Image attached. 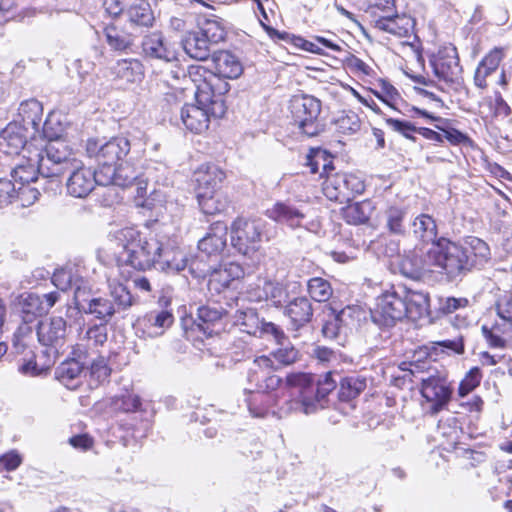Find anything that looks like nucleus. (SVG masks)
Masks as SVG:
<instances>
[{"instance_id": "obj_1", "label": "nucleus", "mask_w": 512, "mask_h": 512, "mask_svg": "<svg viewBox=\"0 0 512 512\" xmlns=\"http://www.w3.org/2000/svg\"><path fill=\"white\" fill-rule=\"evenodd\" d=\"M40 171L48 177H59L69 171L66 181L67 193L75 198L87 197L96 185L106 186L101 180L103 170L95 171L77 160L65 142H54L46 146V156L40 158Z\"/></svg>"}, {"instance_id": "obj_2", "label": "nucleus", "mask_w": 512, "mask_h": 512, "mask_svg": "<svg viewBox=\"0 0 512 512\" xmlns=\"http://www.w3.org/2000/svg\"><path fill=\"white\" fill-rule=\"evenodd\" d=\"M213 70L207 71L197 66L190 71V77L195 84V97L200 103L214 101L213 113L224 115L226 106L223 96L229 91L230 85L226 79H235L242 74L239 60L228 51H217L212 54Z\"/></svg>"}, {"instance_id": "obj_3", "label": "nucleus", "mask_w": 512, "mask_h": 512, "mask_svg": "<svg viewBox=\"0 0 512 512\" xmlns=\"http://www.w3.org/2000/svg\"><path fill=\"white\" fill-rule=\"evenodd\" d=\"M115 242L122 251L117 256L119 265H128L136 270H146L156 265L157 255L163 249V241L143 235L134 227H125L115 232Z\"/></svg>"}, {"instance_id": "obj_4", "label": "nucleus", "mask_w": 512, "mask_h": 512, "mask_svg": "<svg viewBox=\"0 0 512 512\" xmlns=\"http://www.w3.org/2000/svg\"><path fill=\"white\" fill-rule=\"evenodd\" d=\"M336 388L333 373L328 372L317 382L309 373H290V408L305 414L323 408L322 401Z\"/></svg>"}, {"instance_id": "obj_5", "label": "nucleus", "mask_w": 512, "mask_h": 512, "mask_svg": "<svg viewBox=\"0 0 512 512\" xmlns=\"http://www.w3.org/2000/svg\"><path fill=\"white\" fill-rule=\"evenodd\" d=\"M427 257L429 263L439 269L440 273L451 282L462 280L470 273L462 246L447 238H438L427 251Z\"/></svg>"}, {"instance_id": "obj_6", "label": "nucleus", "mask_w": 512, "mask_h": 512, "mask_svg": "<svg viewBox=\"0 0 512 512\" xmlns=\"http://www.w3.org/2000/svg\"><path fill=\"white\" fill-rule=\"evenodd\" d=\"M290 113L292 115L293 134L312 138L323 131L319 120L321 102L305 94L293 95L290 98Z\"/></svg>"}, {"instance_id": "obj_7", "label": "nucleus", "mask_w": 512, "mask_h": 512, "mask_svg": "<svg viewBox=\"0 0 512 512\" xmlns=\"http://www.w3.org/2000/svg\"><path fill=\"white\" fill-rule=\"evenodd\" d=\"M104 178L101 182L108 185H116L119 187H132L136 185V205L147 209H153V198L145 197L147 180L143 179L142 174L128 162H121L116 167H109L103 170Z\"/></svg>"}, {"instance_id": "obj_8", "label": "nucleus", "mask_w": 512, "mask_h": 512, "mask_svg": "<svg viewBox=\"0 0 512 512\" xmlns=\"http://www.w3.org/2000/svg\"><path fill=\"white\" fill-rule=\"evenodd\" d=\"M420 393L430 404L429 413L436 415L443 410L451 400L453 393L452 382L445 372L430 369L419 378Z\"/></svg>"}, {"instance_id": "obj_9", "label": "nucleus", "mask_w": 512, "mask_h": 512, "mask_svg": "<svg viewBox=\"0 0 512 512\" xmlns=\"http://www.w3.org/2000/svg\"><path fill=\"white\" fill-rule=\"evenodd\" d=\"M264 221L238 217L231 224V243L242 255L251 257L260 247Z\"/></svg>"}, {"instance_id": "obj_10", "label": "nucleus", "mask_w": 512, "mask_h": 512, "mask_svg": "<svg viewBox=\"0 0 512 512\" xmlns=\"http://www.w3.org/2000/svg\"><path fill=\"white\" fill-rule=\"evenodd\" d=\"M130 151V142L124 137H113L107 141L90 138L86 142V152L101 165L100 170L119 165Z\"/></svg>"}, {"instance_id": "obj_11", "label": "nucleus", "mask_w": 512, "mask_h": 512, "mask_svg": "<svg viewBox=\"0 0 512 512\" xmlns=\"http://www.w3.org/2000/svg\"><path fill=\"white\" fill-rule=\"evenodd\" d=\"M434 75L447 86L457 89L462 83V67L455 46L447 45L430 57Z\"/></svg>"}, {"instance_id": "obj_12", "label": "nucleus", "mask_w": 512, "mask_h": 512, "mask_svg": "<svg viewBox=\"0 0 512 512\" xmlns=\"http://www.w3.org/2000/svg\"><path fill=\"white\" fill-rule=\"evenodd\" d=\"M406 314L407 306L404 295L392 287L377 298V304L371 316L377 325L391 327L397 321L404 319Z\"/></svg>"}, {"instance_id": "obj_13", "label": "nucleus", "mask_w": 512, "mask_h": 512, "mask_svg": "<svg viewBox=\"0 0 512 512\" xmlns=\"http://www.w3.org/2000/svg\"><path fill=\"white\" fill-rule=\"evenodd\" d=\"M89 288L77 285L74 293V301L77 308L86 314L94 315L96 318L103 320L105 324L117 312L112 301L105 297H89Z\"/></svg>"}, {"instance_id": "obj_14", "label": "nucleus", "mask_w": 512, "mask_h": 512, "mask_svg": "<svg viewBox=\"0 0 512 512\" xmlns=\"http://www.w3.org/2000/svg\"><path fill=\"white\" fill-rule=\"evenodd\" d=\"M223 312L215 307H198L196 316H188L182 319V326L189 336L194 332L202 333L204 336H211L216 332L215 328L220 323Z\"/></svg>"}, {"instance_id": "obj_15", "label": "nucleus", "mask_w": 512, "mask_h": 512, "mask_svg": "<svg viewBox=\"0 0 512 512\" xmlns=\"http://www.w3.org/2000/svg\"><path fill=\"white\" fill-rule=\"evenodd\" d=\"M213 98V101L205 104L196 100L197 104H186L181 109V119L188 130L196 134L202 133L209 126L210 116L216 118L223 116L213 113L214 101L217 97Z\"/></svg>"}, {"instance_id": "obj_16", "label": "nucleus", "mask_w": 512, "mask_h": 512, "mask_svg": "<svg viewBox=\"0 0 512 512\" xmlns=\"http://www.w3.org/2000/svg\"><path fill=\"white\" fill-rule=\"evenodd\" d=\"M67 322L63 317L52 316L41 320L37 325L38 341L57 353L66 340Z\"/></svg>"}, {"instance_id": "obj_17", "label": "nucleus", "mask_w": 512, "mask_h": 512, "mask_svg": "<svg viewBox=\"0 0 512 512\" xmlns=\"http://www.w3.org/2000/svg\"><path fill=\"white\" fill-rule=\"evenodd\" d=\"M236 323L242 327V331L254 336L272 335L277 343L284 339V333L278 327L271 323L260 320L253 309L238 311L236 314Z\"/></svg>"}, {"instance_id": "obj_18", "label": "nucleus", "mask_w": 512, "mask_h": 512, "mask_svg": "<svg viewBox=\"0 0 512 512\" xmlns=\"http://www.w3.org/2000/svg\"><path fill=\"white\" fill-rule=\"evenodd\" d=\"M44 156H46V146L43 149L29 151V156L27 157L23 155V159L11 171L15 184L26 185L35 183L38 174L43 178H49L40 171V158H44Z\"/></svg>"}, {"instance_id": "obj_19", "label": "nucleus", "mask_w": 512, "mask_h": 512, "mask_svg": "<svg viewBox=\"0 0 512 512\" xmlns=\"http://www.w3.org/2000/svg\"><path fill=\"white\" fill-rule=\"evenodd\" d=\"M173 321L172 313L167 310L150 311L136 321L135 329L137 334L141 333L143 338H154L162 335Z\"/></svg>"}, {"instance_id": "obj_20", "label": "nucleus", "mask_w": 512, "mask_h": 512, "mask_svg": "<svg viewBox=\"0 0 512 512\" xmlns=\"http://www.w3.org/2000/svg\"><path fill=\"white\" fill-rule=\"evenodd\" d=\"M34 137L33 134L24 130L18 121H13L0 133V150L8 155L19 154L21 150H27L29 153L31 150L26 147L27 140Z\"/></svg>"}, {"instance_id": "obj_21", "label": "nucleus", "mask_w": 512, "mask_h": 512, "mask_svg": "<svg viewBox=\"0 0 512 512\" xmlns=\"http://www.w3.org/2000/svg\"><path fill=\"white\" fill-rule=\"evenodd\" d=\"M459 243L462 246L470 272L483 268L490 261V247L484 240L469 236Z\"/></svg>"}, {"instance_id": "obj_22", "label": "nucleus", "mask_w": 512, "mask_h": 512, "mask_svg": "<svg viewBox=\"0 0 512 512\" xmlns=\"http://www.w3.org/2000/svg\"><path fill=\"white\" fill-rule=\"evenodd\" d=\"M142 53L146 58L167 63L177 60V52L161 33H150L142 40Z\"/></svg>"}, {"instance_id": "obj_23", "label": "nucleus", "mask_w": 512, "mask_h": 512, "mask_svg": "<svg viewBox=\"0 0 512 512\" xmlns=\"http://www.w3.org/2000/svg\"><path fill=\"white\" fill-rule=\"evenodd\" d=\"M227 244V225L216 222L211 225L209 232L199 240L198 250L200 256L208 258L219 256Z\"/></svg>"}, {"instance_id": "obj_24", "label": "nucleus", "mask_w": 512, "mask_h": 512, "mask_svg": "<svg viewBox=\"0 0 512 512\" xmlns=\"http://www.w3.org/2000/svg\"><path fill=\"white\" fill-rule=\"evenodd\" d=\"M224 179L225 172L217 165L211 163L200 165L194 172L196 195L220 190Z\"/></svg>"}, {"instance_id": "obj_25", "label": "nucleus", "mask_w": 512, "mask_h": 512, "mask_svg": "<svg viewBox=\"0 0 512 512\" xmlns=\"http://www.w3.org/2000/svg\"><path fill=\"white\" fill-rule=\"evenodd\" d=\"M43 115L42 104L36 99L22 101L14 121H18L21 127L34 136L40 132Z\"/></svg>"}, {"instance_id": "obj_26", "label": "nucleus", "mask_w": 512, "mask_h": 512, "mask_svg": "<svg viewBox=\"0 0 512 512\" xmlns=\"http://www.w3.org/2000/svg\"><path fill=\"white\" fill-rule=\"evenodd\" d=\"M414 25L413 19L405 14L399 15L397 11L391 16L383 15L375 19L374 27L378 30L393 34L398 37L409 35Z\"/></svg>"}, {"instance_id": "obj_27", "label": "nucleus", "mask_w": 512, "mask_h": 512, "mask_svg": "<svg viewBox=\"0 0 512 512\" xmlns=\"http://www.w3.org/2000/svg\"><path fill=\"white\" fill-rule=\"evenodd\" d=\"M482 333L492 348H504L512 341V321L498 319L491 325L484 324Z\"/></svg>"}, {"instance_id": "obj_28", "label": "nucleus", "mask_w": 512, "mask_h": 512, "mask_svg": "<svg viewBox=\"0 0 512 512\" xmlns=\"http://www.w3.org/2000/svg\"><path fill=\"white\" fill-rule=\"evenodd\" d=\"M156 264L162 270L179 272L186 268L187 258L178 247L163 242V249L157 255Z\"/></svg>"}, {"instance_id": "obj_29", "label": "nucleus", "mask_w": 512, "mask_h": 512, "mask_svg": "<svg viewBox=\"0 0 512 512\" xmlns=\"http://www.w3.org/2000/svg\"><path fill=\"white\" fill-rule=\"evenodd\" d=\"M312 315V305L306 297H299L290 301V330L302 329L309 332L307 324Z\"/></svg>"}, {"instance_id": "obj_30", "label": "nucleus", "mask_w": 512, "mask_h": 512, "mask_svg": "<svg viewBox=\"0 0 512 512\" xmlns=\"http://www.w3.org/2000/svg\"><path fill=\"white\" fill-rule=\"evenodd\" d=\"M111 73L121 84L136 83L141 80L143 67L136 59H121L111 67Z\"/></svg>"}, {"instance_id": "obj_31", "label": "nucleus", "mask_w": 512, "mask_h": 512, "mask_svg": "<svg viewBox=\"0 0 512 512\" xmlns=\"http://www.w3.org/2000/svg\"><path fill=\"white\" fill-rule=\"evenodd\" d=\"M244 268L235 262L227 263L212 272L209 280L210 287L217 291L227 288L234 280L244 277Z\"/></svg>"}, {"instance_id": "obj_32", "label": "nucleus", "mask_w": 512, "mask_h": 512, "mask_svg": "<svg viewBox=\"0 0 512 512\" xmlns=\"http://www.w3.org/2000/svg\"><path fill=\"white\" fill-rule=\"evenodd\" d=\"M187 55L196 60L208 59L212 44L198 31L188 32L182 40Z\"/></svg>"}, {"instance_id": "obj_33", "label": "nucleus", "mask_w": 512, "mask_h": 512, "mask_svg": "<svg viewBox=\"0 0 512 512\" xmlns=\"http://www.w3.org/2000/svg\"><path fill=\"white\" fill-rule=\"evenodd\" d=\"M125 16L134 27L149 28L155 20L151 6L145 0H137L130 4L125 11Z\"/></svg>"}, {"instance_id": "obj_34", "label": "nucleus", "mask_w": 512, "mask_h": 512, "mask_svg": "<svg viewBox=\"0 0 512 512\" xmlns=\"http://www.w3.org/2000/svg\"><path fill=\"white\" fill-rule=\"evenodd\" d=\"M374 209L372 201L364 200L342 208V216L348 224H365L370 219Z\"/></svg>"}, {"instance_id": "obj_35", "label": "nucleus", "mask_w": 512, "mask_h": 512, "mask_svg": "<svg viewBox=\"0 0 512 512\" xmlns=\"http://www.w3.org/2000/svg\"><path fill=\"white\" fill-rule=\"evenodd\" d=\"M303 165L310 169L311 174L319 173L322 177L332 168L330 154L322 148H310L303 157Z\"/></svg>"}, {"instance_id": "obj_36", "label": "nucleus", "mask_w": 512, "mask_h": 512, "mask_svg": "<svg viewBox=\"0 0 512 512\" xmlns=\"http://www.w3.org/2000/svg\"><path fill=\"white\" fill-rule=\"evenodd\" d=\"M412 231L419 240L434 245L437 242V225L434 218L428 214L418 215L412 223Z\"/></svg>"}, {"instance_id": "obj_37", "label": "nucleus", "mask_w": 512, "mask_h": 512, "mask_svg": "<svg viewBox=\"0 0 512 512\" xmlns=\"http://www.w3.org/2000/svg\"><path fill=\"white\" fill-rule=\"evenodd\" d=\"M196 196L199 207L204 214L215 215L225 211L228 207V199L220 190L212 193H199Z\"/></svg>"}, {"instance_id": "obj_38", "label": "nucleus", "mask_w": 512, "mask_h": 512, "mask_svg": "<svg viewBox=\"0 0 512 512\" xmlns=\"http://www.w3.org/2000/svg\"><path fill=\"white\" fill-rule=\"evenodd\" d=\"M432 267L427 256L423 260L414 252L403 256L399 262L401 273L408 278H418L423 272L432 271Z\"/></svg>"}, {"instance_id": "obj_39", "label": "nucleus", "mask_w": 512, "mask_h": 512, "mask_svg": "<svg viewBox=\"0 0 512 512\" xmlns=\"http://www.w3.org/2000/svg\"><path fill=\"white\" fill-rule=\"evenodd\" d=\"M402 292L407 306V314L405 317L412 321H417L427 314L429 307V298L427 295L421 292Z\"/></svg>"}, {"instance_id": "obj_40", "label": "nucleus", "mask_w": 512, "mask_h": 512, "mask_svg": "<svg viewBox=\"0 0 512 512\" xmlns=\"http://www.w3.org/2000/svg\"><path fill=\"white\" fill-rule=\"evenodd\" d=\"M315 42L308 41L300 36L290 35V44L299 50L314 54H323V47L333 51H340L341 47L329 39L317 36Z\"/></svg>"}, {"instance_id": "obj_41", "label": "nucleus", "mask_w": 512, "mask_h": 512, "mask_svg": "<svg viewBox=\"0 0 512 512\" xmlns=\"http://www.w3.org/2000/svg\"><path fill=\"white\" fill-rule=\"evenodd\" d=\"M342 174L335 173L328 175L323 182V193L331 201L345 203V182Z\"/></svg>"}, {"instance_id": "obj_42", "label": "nucleus", "mask_w": 512, "mask_h": 512, "mask_svg": "<svg viewBox=\"0 0 512 512\" xmlns=\"http://www.w3.org/2000/svg\"><path fill=\"white\" fill-rule=\"evenodd\" d=\"M385 228L394 235H403L405 233L406 210L399 206H389L384 211Z\"/></svg>"}, {"instance_id": "obj_43", "label": "nucleus", "mask_w": 512, "mask_h": 512, "mask_svg": "<svg viewBox=\"0 0 512 512\" xmlns=\"http://www.w3.org/2000/svg\"><path fill=\"white\" fill-rule=\"evenodd\" d=\"M104 34L107 44L115 51H125L129 49L134 42V38L130 33L119 30L115 26L106 27Z\"/></svg>"}, {"instance_id": "obj_44", "label": "nucleus", "mask_w": 512, "mask_h": 512, "mask_svg": "<svg viewBox=\"0 0 512 512\" xmlns=\"http://www.w3.org/2000/svg\"><path fill=\"white\" fill-rule=\"evenodd\" d=\"M212 45L223 41L226 36V30L223 22L218 17L205 19L201 24L199 31Z\"/></svg>"}, {"instance_id": "obj_45", "label": "nucleus", "mask_w": 512, "mask_h": 512, "mask_svg": "<svg viewBox=\"0 0 512 512\" xmlns=\"http://www.w3.org/2000/svg\"><path fill=\"white\" fill-rule=\"evenodd\" d=\"M84 371V363L72 358L62 362L56 369V377L64 385L69 386V382L76 380Z\"/></svg>"}, {"instance_id": "obj_46", "label": "nucleus", "mask_w": 512, "mask_h": 512, "mask_svg": "<svg viewBox=\"0 0 512 512\" xmlns=\"http://www.w3.org/2000/svg\"><path fill=\"white\" fill-rule=\"evenodd\" d=\"M108 338L107 324L100 323L89 326L80 334V340L86 342L87 348H97L103 346Z\"/></svg>"}, {"instance_id": "obj_47", "label": "nucleus", "mask_w": 512, "mask_h": 512, "mask_svg": "<svg viewBox=\"0 0 512 512\" xmlns=\"http://www.w3.org/2000/svg\"><path fill=\"white\" fill-rule=\"evenodd\" d=\"M365 388V378L359 376L345 377L340 382L339 398L342 401H349L357 397Z\"/></svg>"}, {"instance_id": "obj_48", "label": "nucleus", "mask_w": 512, "mask_h": 512, "mask_svg": "<svg viewBox=\"0 0 512 512\" xmlns=\"http://www.w3.org/2000/svg\"><path fill=\"white\" fill-rule=\"evenodd\" d=\"M52 282L57 289L61 291H67L68 289H74L76 291L77 285L87 287L86 282L81 277H75L72 270L60 269L54 272L52 276Z\"/></svg>"}, {"instance_id": "obj_49", "label": "nucleus", "mask_w": 512, "mask_h": 512, "mask_svg": "<svg viewBox=\"0 0 512 512\" xmlns=\"http://www.w3.org/2000/svg\"><path fill=\"white\" fill-rule=\"evenodd\" d=\"M310 297L317 302H326L332 296L330 283L321 277L311 278L306 283Z\"/></svg>"}, {"instance_id": "obj_50", "label": "nucleus", "mask_w": 512, "mask_h": 512, "mask_svg": "<svg viewBox=\"0 0 512 512\" xmlns=\"http://www.w3.org/2000/svg\"><path fill=\"white\" fill-rule=\"evenodd\" d=\"M110 296L117 312L126 310L133 305V297L122 283H110Z\"/></svg>"}, {"instance_id": "obj_51", "label": "nucleus", "mask_w": 512, "mask_h": 512, "mask_svg": "<svg viewBox=\"0 0 512 512\" xmlns=\"http://www.w3.org/2000/svg\"><path fill=\"white\" fill-rule=\"evenodd\" d=\"M335 124L337 131L343 134H354L361 128V120L354 111H344Z\"/></svg>"}, {"instance_id": "obj_52", "label": "nucleus", "mask_w": 512, "mask_h": 512, "mask_svg": "<svg viewBox=\"0 0 512 512\" xmlns=\"http://www.w3.org/2000/svg\"><path fill=\"white\" fill-rule=\"evenodd\" d=\"M373 93L378 99L393 109H397L396 105L398 101L401 100L398 90L386 80H380L378 88L374 90Z\"/></svg>"}, {"instance_id": "obj_53", "label": "nucleus", "mask_w": 512, "mask_h": 512, "mask_svg": "<svg viewBox=\"0 0 512 512\" xmlns=\"http://www.w3.org/2000/svg\"><path fill=\"white\" fill-rule=\"evenodd\" d=\"M347 311L344 309L337 315H332L325 321L322 327V334L325 338L330 340H338L343 330V319Z\"/></svg>"}, {"instance_id": "obj_54", "label": "nucleus", "mask_w": 512, "mask_h": 512, "mask_svg": "<svg viewBox=\"0 0 512 512\" xmlns=\"http://www.w3.org/2000/svg\"><path fill=\"white\" fill-rule=\"evenodd\" d=\"M482 377L483 375L479 367L471 368L459 384L457 391L459 397L463 398L477 388L481 383Z\"/></svg>"}, {"instance_id": "obj_55", "label": "nucleus", "mask_w": 512, "mask_h": 512, "mask_svg": "<svg viewBox=\"0 0 512 512\" xmlns=\"http://www.w3.org/2000/svg\"><path fill=\"white\" fill-rule=\"evenodd\" d=\"M256 362L261 367H270L274 370H279L288 365V350L278 349L277 351L271 353L270 356L259 357Z\"/></svg>"}, {"instance_id": "obj_56", "label": "nucleus", "mask_w": 512, "mask_h": 512, "mask_svg": "<svg viewBox=\"0 0 512 512\" xmlns=\"http://www.w3.org/2000/svg\"><path fill=\"white\" fill-rule=\"evenodd\" d=\"M21 307L25 314L33 316L45 313L44 302L41 296L34 293H26L21 296Z\"/></svg>"}, {"instance_id": "obj_57", "label": "nucleus", "mask_w": 512, "mask_h": 512, "mask_svg": "<svg viewBox=\"0 0 512 512\" xmlns=\"http://www.w3.org/2000/svg\"><path fill=\"white\" fill-rule=\"evenodd\" d=\"M385 122L387 126L392 129L394 132H397L404 136L405 138L416 141L414 133H418L419 128L416 127L409 121L399 120L387 117L385 118Z\"/></svg>"}, {"instance_id": "obj_58", "label": "nucleus", "mask_w": 512, "mask_h": 512, "mask_svg": "<svg viewBox=\"0 0 512 512\" xmlns=\"http://www.w3.org/2000/svg\"><path fill=\"white\" fill-rule=\"evenodd\" d=\"M40 192L38 188L31 186L30 184L19 185L16 188L15 200L19 202L21 207H29L33 205L39 198Z\"/></svg>"}, {"instance_id": "obj_59", "label": "nucleus", "mask_w": 512, "mask_h": 512, "mask_svg": "<svg viewBox=\"0 0 512 512\" xmlns=\"http://www.w3.org/2000/svg\"><path fill=\"white\" fill-rule=\"evenodd\" d=\"M342 177L344 178L345 182V197L346 202H349L351 199H353L356 195L361 194L365 190V184L364 181L354 174H348V173H341Z\"/></svg>"}, {"instance_id": "obj_60", "label": "nucleus", "mask_w": 512, "mask_h": 512, "mask_svg": "<svg viewBox=\"0 0 512 512\" xmlns=\"http://www.w3.org/2000/svg\"><path fill=\"white\" fill-rule=\"evenodd\" d=\"M43 135L49 139V142L45 145H49L54 142H62L59 140L63 129L58 119H56L55 115H49L45 122L42 125Z\"/></svg>"}, {"instance_id": "obj_61", "label": "nucleus", "mask_w": 512, "mask_h": 512, "mask_svg": "<svg viewBox=\"0 0 512 512\" xmlns=\"http://www.w3.org/2000/svg\"><path fill=\"white\" fill-rule=\"evenodd\" d=\"M436 127L444 133L443 139L445 138L452 145H463L471 148L475 146L474 141L467 134L455 128H442L440 126Z\"/></svg>"}, {"instance_id": "obj_62", "label": "nucleus", "mask_w": 512, "mask_h": 512, "mask_svg": "<svg viewBox=\"0 0 512 512\" xmlns=\"http://www.w3.org/2000/svg\"><path fill=\"white\" fill-rule=\"evenodd\" d=\"M370 10L376 19L383 15L391 16L397 11L395 0H374L370 5Z\"/></svg>"}, {"instance_id": "obj_63", "label": "nucleus", "mask_w": 512, "mask_h": 512, "mask_svg": "<svg viewBox=\"0 0 512 512\" xmlns=\"http://www.w3.org/2000/svg\"><path fill=\"white\" fill-rule=\"evenodd\" d=\"M15 196L16 184L10 180L0 178V208L13 203Z\"/></svg>"}, {"instance_id": "obj_64", "label": "nucleus", "mask_w": 512, "mask_h": 512, "mask_svg": "<svg viewBox=\"0 0 512 512\" xmlns=\"http://www.w3.org/2000/svg\"><path fill=\"white\" fill-rule=\"evenodd\" d=\"M497 315L504 320L512 321V297L504 294L499 297L496 303Z\"/></svg>"}]
</instances>
